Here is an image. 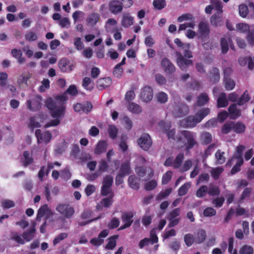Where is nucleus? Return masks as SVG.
<instances>
[{
  "instance_id": "obj_1",
  "label": "nucleus",
  "mask_w": 254,
  "mask_h": 254,
  "mask_svg": "<svg viewBox=\"0 0 254 254\" xmlns=\"http://www.w3.org/2000/svg\"><path fill=\"white\" fill-rule=\"evenodd\" d=\"M54 98L49 97L46 101L45 105L50 111V113L53 118L56 119L53 120L47 123L45 127H56L60 123L59 118L64 116L65 114V107L64 104L67 100V96H54Z\"/></svg>"
},
{
  "instance_id": "obj_2",
  "label": "nucleus",
  "mask_w": 254,
  "mask_h": 254,
  "mask_svg": "<svg viewBox=\"0 0 254 254\" xmlns=\"http://www.w3.org/2000/svg\"><path fill=\"white\" fill-rule=\"evenodd\" d=\"M210 113L208 108H203L199 111L195 116H190L182 120L181 125L184 127H193L200 123Z\"/></svg>"
},
{
  "instance_id": "obj_3",
  "label": "nucleus",
  "mask_w": 254,
  "mask_h": 254,
  "mask_svg": "<svg viewBox=\"0 0 254 254\" xmlns=\"http://www.w3.org/2000/svg\"><path fill=\"white\" fill-rule=\"evenodd\" d=\"M182 136L184 137L187 140L185 143V149L189 151L192 149L197 143L195 139L194 133L189 130H182L179 132V134L177 136L178 141H181L182 140Z\"/></svg>"
},
{
  "instance_id": "obj_4",
  "label": "nucleus",
  "mask_w": 254,
  "mask_h": 254,
  "mask_svg": "<svg viewBox=\"0 0 254 254\" xmlns=\"http://www.w3.org/2000/svg\"><path fill=\"white\" fill-rule=\"evenodd\" d=\"M56 210L68 219L71 218L75 212L74 208L68 204H60L57 206Z\"/></svg>"
},
{
  "instance_id": "obj_5",
  "label": "nucleus",
  "mask_w": 254,
  "mask_h": 254,
  "mask_svg": "<svg viewBox=\"0 0 254 254\" xmlns=\"http://www.w3.org/2000/svg\"><path fill=\"white\" fill-rule=\"evenodd\" d=\"M133 216L134 213L132 211L123 212L121 216V219L124 224L119 228V230H122L129 228L133 222Z\"/></svg>"
},
{
  "instance_id": "obj_6",
  "label": "nucleus",
  "mask_w": 254,
  "mask_h": 254,
  "mask_svg": "<svg viewBox=\"0 0 254 254\" xmlns=\"http://www.w3.org/2000/svg\"><path fill=\"white\" fill-rule=\"evenodd\" d=\"M139 146L144 150L147 151L152 145V140L148 133L142 134L137 140Z\"/></svg>"
},
{
  "instance_id": "obj_7",
  "label": "nucleus",
  "mask_w": 254,
  "mask_h": 254,
  "mask_svg": "<svg viewBox=\"0 0 254 254\" xmlns=\"http://www.w3.org/2000/svg\"><path fill=\"white\" fill-rule=\"evenodd\" d=\"M135 171L136 174L141 178L147 174L146 180L150 179L154 175L153 170L150 167L138 166L135 168Z\"/></svg>"
},
{
  "instance_id": "obj_8",
  "label": "nucleus",
  "mask_w": 254,
  "mask_h": 254,
  "mask_svg": "<svg viewBox=\"0 0 254 254\" xmlns=\"http://www.w3.org/2000/svg\"><path fill=\"white\" fill-rule=\"evenodd\" d=\"M175 54L177 56V64L182 70H186L188 66L192 64V61L185 59L180 52H176Z\"/></svg>"
},
{
  "instance_id": "obj_9",
  "label": "nucleus",
  "mask_w": 254,
  "mask_h": 254,
  "mask_svg": "<svg viewBox=\"0 0 254 254\" xmlns=\"http://www.w3.org/2000/svg\"><path fill=\"white\" fill-rule=\"evenodd\" d=\"M35 135L38 143L45 142L49 143L52 139V135L49 131H45L44 133L40 129H37L35 131Z\"/></svg>"
},
{
  "instance_id": "obj_10",
  "label": "nucleus",
  "mask_w": 254,
  "mask_h": 254,
  "mask_svg": "<svg viewBox=\"0 0 254 254\" xmlns=\"http://www.w3.org/2000/svg\"><path fill=\"white\" fill-rule=\"evenodd\" d=\"M36 99L30 100L27 101V106L28 109L32 112L39 110L41 106L40 101L42 100V96H36Z\"/></svg>"
},
{
  "instance_id": "obj_11",
  "label": "nucleus",
  "mask_w": 254,
  "mask_h": 254,
  "mask_svg": "<svg viewBox=\"0 0 254 254\" xmlns=\"http://www.w3.org/2000/svg\"><path fill=\"white\" fill-rule=\"evenodd\" d=\"M122 2L118 0H113L109 4V9L114 14L120 13L123 10Z\"/></svg>"
},
{
  "instance_id": "obj_12",
  "label": "nucleus",
  "mask_w": 254,
  "mask_h": 254,
  "mask_svg": "<svg viewBox=\"0 0 254 254\" xmlns=\"http://www.w3.org/2000/svg\"><path fill=\"white\" fill-rule=\"evenodd\" d=\"M218 96L217 99V107L219 108H224L229 104V100L232 102H235L237 100L238 96Z\"/></svg>"
},
{
  "instance_id": "obj_13",
  "label": "nucleus",
  "mask_w": 254,
  "mask_h": 254,
  "mask_svg": "<svg viewBox=\"0 0 254 254\" xmlns=\"http://www.w3.org/2000/svg\"><path fill=\"white\" fill-rule=\"evenodd\" d=\"M161 65L164 71L167 73H172L175 71L176 68L174 64L167 58H164L161 61Z\"/></svg>"
},
{
  "instance_id": "obj_14",
  "label": "nucleus",
  "mask_w": 254,
  "mask_h": 254,
  "mask_svg": "<svg viewBox=\"0 0 254 254\" xmlns=\"http://www.w3.org/2000/svg\"><path fill=\"white\" fill-rule=\"evenodd\" d=\"M210 29L208 25L204 22H201L199 24L198 34L199 38L206 39L209 36Z\"/></svg>"
},
{
  "instance_id": "obj_15",
  "label": "nucleus",
  "mask_w": 254,
  "mask_h": 254,
  "mask_svg": "<svg viewBox=\"0 0 254 254\" xmlns=\"http://www.w3.org/2000/svg\"><path fill=\"white\" fill-rule=\"evenodd\" d=\"M175 114L177 117H181L186 116L189 113V109L188 106L184 103L180 104L178 106L174 108Z\"/></svg>"
},
{
  "instance_id": "obj_16",
  "label": "nucleus",
  "mask_w": 254,
  "mask_h": 254,
  "mask_svg": "<svg viewBox=\"0 0 254 254\" xmlns=\"http://www.w3.org/2000/svg\"><path fill=\"white\" fill-rule=\"evenodd\" d=\"M211 24L215 27H220L224 24V20L220 12H217L212 15L210 18Z\"/></svg>"
},
{
  "instance_id": "obj_17",
  "label": "nucleus",
  "mask_w": 254,
  "mask_h": 254,
  "mask_svg": "<svg viewBox=\"0 0 254 254\" xmlns=\"http://www.w3.org/2000/svg\"><path fill=\"white\" fill-rule=\"evenodd\" d=\"M128 186L133 190H138L140 187V179L135 175H130L127 180Z\"/></svg>"
},
{
  "instance_id": "obj_18",
  "label": "nucleus",
  "mask_w": 254,
  "mask_h": 254,
  "mask_svg": "<svg viewBox=\"0 0 254 254\" xmlns=\"http://www.w3.org/2000/svg\"><path fill=\"white\" fill-rule=\"evenodd\" d=\"M121 23L123 27H128L133 24V17L128 13H124L122 15Z\"/></svg>"
},
{
  "instance_id": "obj_19",
  "label": "nucleus",
  "mask_w": 254,
  "mask_h": 254,
  "mask_svg": "<svg viewBox=\"0 0 254 254\" xmlns=\"http://www.w3.org/2000/svg\"><path fill=\"white\" fill-rule=\"evenodd\" d=\"M228 111L230 118L231 119H236L241 116V111L237 108V105L235 104H233L229 106Z\"/></svg>"
},
{
  "instance_id": "obj_20",
  "label": "nucleus",
  "mask_w": 254,
  "mask_h": 254,
  "mask_svg": "<svg viewBox=\"0 0 254 254\" xmlns=\"http://www.w3.org/2000/svg\"><path fill=\"white\" fill-rule=\"evenodd\" d=\"M21 159L22 164L24 167H27L29 165L31 164L34 161V159L32 156V155L30 154L28 151H24L23 154V157L21 158Z\"/></svg>"
},
{
  "instance_id": "obj_21",
  "label": "nucleus",
  "mask_w": 254,
  "mask_h": 254,
  "mask_svg": "<svg viewBox=\"0 0 254 254\" xmlns=\"http://www.w3.org/2000/svg\"><path fill=\"white\" fill-rule=\"evenodd\" d=\"M107 143L105 140H101L98 142L94 149V153L97 155L105 152L107 148Z\"/></svg>"
},
{
  "instance_id": "obj_22",
  "label": "nucleus",
  "mask_w": 254,
  "mask_h": 254,
  "mask_svg": "<svg viewBox=\"0 0 254 254\" xmlns=\"http://www.w3.org/2000/svg\"><path fill=\"white\" fill-rule=\"evenodd\" d=\"M209 78L211 82H218L220 78L219 69L217 67H213L209 71Z\"/></svg>"
},
{
  "instance_id": "obj_23",
  "label": "nucleus",
  "mask_w": 254,
  "mask_h": 254,
  "mask_svg": "<svg viewBox=\"0 0 254 254\" xmlns=\"http://www.w3.org/2000/svg\"><path fill=\"white\" fill-rule=\"evenodd\" d=\"M35 232V226L33 225L28 230L23 233L22 237L27 242H29L34 237Z\"/></svg>"
},
{
  "instance_id": "obj_24",
  "label": "nucleus",
  "mask_w": 254,
  "mask_h": 254,
  "mask_svg": "<svg viewBox=\"0 0 254 254\" xmlns=\"http://www.w3.org/2000/svg\"><path fill=\"white\" fill-rule=\"evenodd\" d=\"M112 83V79L110 77L102 78L97 81V87L99 90L108 87Z\"/></svg>"
},
{
  "instance_id": "obj_25",
  "label": "nucleus",
  "mask_w": 254,
  "mask_h": 254,
  "mask_svg": "<svg viewBox=\"0 0 254 254\" xmlns=\"http://www.w3.org/2000/svg\"><path fill=\"white\" fill-rule=\"evenodd\" d=\"M202 45L204 49L206 50H211L215 48L217 46V43L214 40H207V38L206 39H201Z\"/></svg>"
},
{
  "instance_id": "obj_26",
  "label": "nucleus",
  "mask_w": 254,
  "mask_h": 254,
  "mask_svg": "<svg viewBox=\"0 0 254 254\" xmlns=\"http://www.w3.org/2000/svg\"><path fill=\"white\" fill-rule=\"evenodd\" d=\"M233 131L236 133L241 134L244 133L246 130V126L241 122H235L233 127Z\"/></svg>"
},
{
  "instance_id": "obj_27",
  "label": "nucleus",
  "mask_w": 254,
  "mask_h": 254,
  "mask_svg": "<svg viewBox=\"0 0 254 254\" xmlns=\"http://www.w3.org/2000/svg\"><path fill=\"white\" fill-rule=\"evenodd\" d=\"M206 233L204 230H198L195 238V243L198 244L202 243L206 240Z\"/></svg>"
},
{
  "instance_id": "obj_28",
  "label": "nucleus",
  "mask_w": 254,
  "mask_h": 254,
  "mask_svg": "<svg viewBox=\"0 0 254 254\" xmlns=\"http://www.w3.org/2000/svg\"><path fill=\"white\" fill-rule=\"evenodd\" d=\"M131 172V168L129 162H126L121 164L119 173L126 176L129 175Z\"/></svg>"
},
{
  "instance_id": "obj_29",
  "label": "nucleus",
  "mask_w": 254,
  "mask_h": 254,
  "mask_svg": "<svg viewBox=\"0 0 254 254\" xmlns=\"http://www.w3.org/2000/svg\"><path fill=\"white\" fill-rule=\"evenodd\" d=\"M184 159V154L183 152H180L176 157L175 160H174L173 168L178 169L182 164L183 161Z\"/></svg>"
},
{
  "instance_id": "obj_30",
  "label": "nucleus",
  "mask_w": 254,
  "mask_h": 254,
  "mask_svg": "<svg viewBox=\"0 0 254 254\" xmlns=\"http://www.w3.org/2000/svg\"><path fill=\"white\" fill-rule=\"evenodd\" d=\"M234 121H227L221 127V132L223 134H227L233 130Z\"/></svg>"
},
{
  "instance_id": "obj_31",
  "label": "nucleus",
  "mask_w": 254,
  "mask_h": 254,
  "mask_svg": "<svg viewBox=\"0 0 254 254\" xmlns=\"http://www.w3.org/2000/svg\"><path fill=\"white\" fill-rule=\"evenodd\" d=\"M224 171V169L222 167H218L215 168H213L211 170V176L215 180L219 179L220 175Z\"/></svg>"
},
{
  "instance_id": "obj_32",
  "label": "nucleus",
  "mask_w": 254,
  "mask_h": 254,
  "mask_svg": "<svg viewBox=\"0 0 254 254\" xmlns=\"http://www.w3.org/2000/svg\"><path fill=\"white\" fill-rule=\"evenodd\" d=\"M220 193L219 188L217 186H210L208 188V194L211 196H218Z\"/></svg>"
},
{
  "instance_id": "obj_33",
  "label": "nucleus",
  "mask_w": 254,
  "mask_h": 254,
  "mask_svg": "<svg viewBox=\"0 0 254 254\" xmlns=\"http://www.w3.org/2000/svg\"><path fill=\"white\" fill-rule=\"evenodd\" d=\"M190 187V183H186L183 185L178 190V195L180 196L186 195Z\"/></svg>"
},
{
  "instance_id": "obj_34",
  "label": "nucleus",
  "mask_w": 254,
  "mask_h": 254,
  "mask_svg": "<svg viewBox=\"0 0 254 254\" xmlns=\"http://www.w3.org/2000/svg\"><path fill=\"white\" fill-rule=\"evenodd\" d=\"M220 45L221 47L222 52L223 54L226 53L229 50V38L228 39L223 37L220 40Z\"/></svg>"
},
{
  "instance_id": "obj_35",
  "label": "nucleus",
  "mask_w": 254,
  "mask_h": 254,
  "mask_svg": "<svg viewBox=\"0 0 254 254\" xmlns=\"http://www.w3.org/2000/svg\"><path fill=\"white\" fill-rule=\"evenodd\" d=\"M128 109L130 112L134 114H139L142 111L141 107L134 103H129Z\"/></svg>"
},
{
  "instance_id": "obj_36",
  "label": "nucleus",
  "mask_w": 254,
  "mask_h": 254,
  "mask_svg": "<svg viewBox=\"0 0 254 254\" xmlns=\"http://www.w3.org/2000/svg\"><path fill=\"white\" fill-rule=\"evenodd\" d=\"M118 238V235H114L109 239V242L106 246V249L107 250H113L116 246V239Z\"/></svg>"
},
{
  "instance_id": "obj_37",
  "label": "nucleus",
  "mask_w": 254,
  "mask_h": 254,
  "mask_svg": "<svg viewBox=\"0 0 254 254\" xmlns=\"http://www.w3.org/2000/svg\"><path fill=\"white\" fill-rule=\"evenodd\" d=\"M201 140L203 144H208L210 143L212 140V135L208 132H205L201 135Z\"/></svg>"
},
{
  "instance_id": "obj_38",
  "label": "nucleus",
  "mask_w": 254,
  "mask_h": 254,
  "mask_svg": "<svg viewBox=\"0 0 254 254\" xmlns=\"http://www.w3.org/2000/svg\"><path fill=\"white\" fill-rule=\"evenodd\" d=\"M113 196H108L107 197L103 198L100 200L101 204H102V205H103L104 207L109 208L113 204Z\"/></svg>"
},
{
  "instance_id": "obj_39",
  "label": "nucleus",
  "mask_w": 254,
  "mask_h": 254,
  "mask_svg": "<svg viewBox=\"0 0 254 254\" xmlns=\"http://www.w3.org/2000/svg\"><path fill=\"white\" fill-rule=\"evenodd\" d=\"M101 194L102 196H113L114 197V192L112 190L111 187H101Z\"/></svg>"
},
{
  "instance_id": "obj_40",
  "label": "nucleus",
  "mask_w": 254,
  "mask_h": 254,
  "mask_svg": "<svg viewBox=\"0 0 254 254\" xmlns=\"http://www.w3.org/2000/svg\"><path fill=\"white\" fill-rule=\"evenodd\" d=\"M172 191V188H168V189H166L164 191L160 192L156 196V200L160 201V200H162L164 198L169 196V194L171 193Z\"/></svg>"
},
{
  "instance_id": "obj_41",
  "label": "nucleus",
  "mask_w": 254,
  "mask_h": 254,
  "mask_svg": "<svg viewBox=\"0 0 254 254\" xmlns=\"http://www.w3.org/2000/svg\"><path fill=\"white\" fill-rule=\"evenodd\" d=\"M108 132L110 137L114 139L117 137L118 129L115 126L113 125H109L108 129Z\"/></svg>"
},
{
  "instance_id": "obj_42",
  "label": "nucleus",
  "mask_w": 254,
  "mask_h": 254,
  "mask_svg": "<svg viewBox=\"0 0 254 254\" xmlns=\"http://www.w3.org/2000/svg\"><path fill=\"white\" fill-rule=\"evenodd\" d=\"M208 193V187L206 185L201 186L196 191V195L199 198L204 196Z\"/></svg>"
},
{
  "instance_id": "obj_43",
  "label": "nucleus",
  "mask_w": 254,
  "mask_h": 254,
  "mask_svg": "<svg viewBox=\"0 0 254 254\" xmlns=\"http://www.w3.org/2000/svg\"><path fill=\"white\" fill-rule=\"evenodd\" d=\"M254 248L252 246L247 245L242 246L239 252L240 254H254Z\"/></svg>"
},
{
  "instance_id": "obj_44",
  "label": "nucleus",
  "mask_w": 254,
  "mask_h": 254,
  "mask_svg": "<svg viewBox=\"0 0 254 254\" xmlns=\"http://www.w3.org/2000/svg\"><path fill=\"white\" fill-rule=\"evenodd\" d=\"M99 17L100 16L98 14L92 13L89 16L87 21L91 26H94L99 20Z\"/></svg>"
},
{
  "instance_id": "obj_45",
  "label": "nucleus",
  "mask_w": 254,
  "mask_h": 254,
  "mask_svg": "<svg viewBox=\"0 0 254 254\" xmlns=\"http://www.w3.org/2000/svg\"><path fill=\"white\" fill-rule=\"evenodd\" d=\"M245 149V146L240 145L237 147V154L235 156H234L232 159L230 160L227 163L228 165H231L232 164V161L234 158H240V157H242V155L243 153V152Z\"/></svg>"
},
{
  "instance_id": "obj_46",
  "label": "nucleus",
  "mask_w": 254,
  "mask_h": 254,
  "mask_svg": "<svg viewBox=\"0 0 254 254\" xmlns=\"http://www.w3.org/2000/svg\"><path fill=\"white\" fill-rule=\"evenodd\" d=\"M184 241L186 245L188 247H190L194 243H195V238L191 234H187L184 236Z\"/></svg>"
},
{
  "instance_id": "obj_47",
  "label": "nucleus",
  "mask_w": 254,
  "mask_h": 254,
  "mask_svg": "<svg viewBox=\"0 0 254 254\" xmlns=\"http://www.w3.org/2000/svg\"><path fill=\"white\" fill-rule=\"evenodd\" d=\"M209 100V96H198L195 105L197 107L203 106L208 102Z\"/></svg>"
},
{
  "instance_id": "obj_48",
  "label": "nucleus",
  "mask_w": 254,
  "mask_h": 254,
  "mask_svg": "<svg viewBox=\"0 0 254 254\" xmlns=\"http://www.w3.org/2000/svg\"><path fill=\"white\" fill-rule=\"evenodd\" d=\"M181 210L180 208H176L170 211L168 214L167 219L168 220H171L173 218H177L179 217L180 215Z\"/></svg>"
},
{
  "instance_id": "obj_49",
  "label": "nucleus",
  "mask_w": 254,
  "mask_h": 254,
  "mask_svg": "<svg viewBox=\"0 0 254 254\" xmlns=\"http://www.w3.org/2000/svg\"><path fill=\"white\" fill-rule=\"evenodd\" d=\"M40 127L41 125L38 122L35 120V118L34 117L30 118L28 127L31 131H33L35 128Z\"/></svg>"
},
{
  "instance_id": "obj_50",
  "label": "nucleus",
  "mask_w": 254,
  "mask_h": 254,
  "mask_svg": "<svg viewBox=\"0 0 254 254\" xmlns=\"http://www.w3.org/2000/svg\"><path fill=\"white\" fill-rule=\"evenodd\" d=\"M252 190L253 189L252 188H245L240 196L239 201L242 202L245 199L249 197L251 195Z\"/></svg>"
},
{
  "instance_id": "obj_51",
  "label": "nucleus",
  "mask_w": 254,
  "mask_h": 254,
  "mask_svg": "<svg viewBox=\"0 0 254 254\" xmlns=\"http://www.w3.org/2000/svg\"><path fill=\"white\" fill-rule=\"evenodd\" d=\"M173 175V172L171 171H167L162 176V184L163 185L167 184L171 180Z\"/></svg>"
},
{
  "instance_id": "obj_52",
  "label": "nucleus",
  "mask_w": 254,
  "mask_h": 254,
  "mask_svg": "<svg viewBox=\"0 0 254 254\" xmlns=\"http://www.w3.org/2000/svg\"><path fill=\"white\" fill-rule=\"evenodd\" d=\"M153 5L155 8L161 10L166 6V3L165 0H154Z\"/></svg>"
},
{
  "instance_id": "obj_53",
  "label": "nucleus",
  "mask_w": 254,
  "mask_h": 254,
  "mask_svg": "<svg viewBox=\"0 0 254 254\" xmlns=\"http://www.w3.org/2000/svg\"><path fill=\"white\" fill-rule=\"evenodd\" d=\"M250 30V26L248 24L244 23H238L236 25V30L245 33Z\"/></svg>"
},
{
  "instance_id": "obj_54",
  "label": "nucleus",
  "mask_w": 254,
  "mask_h": 254,
  "mask_svg": "<svg viewBox=\"0 0 254 254\" xmlns=\"http://www.w3.org/2000/svg\"><path fill=\"white\" fill-rule=\"evenodd\" d=\"M48 210V206L47 204H44L41 207L38 211L36 217L37 220L38 221L41 217H42Z\"/></svg>"
},
{
  "instance_id": "obj_55",
  "label": "nucleus",
  "mask_w": 254,
  "mask_h": 254,
  "mask_svg": "<svg viewBox=\"0 0 254 254\" xmlns=\"http://www.w3.org/2000/svg\"><path fill=\"white\" fill-rule=\"evenodd\" d=\"M113 183V178L111 175H106L103 181L102 187H112Z\"/></svg>"
},
{
  "instance_id": "obj_56",
  "label": "nucleus",
  "mask_w": 254,
  "mask_h": 254,
  "mask_svg": "<svg viewBox=\"0 0 254 254\" xmlns=\"http://www.w3.org/2000/svg\"><path fill=\"white\" fill-rule=\"evenodd\" d=\"M224 201V197L223 196H221L214 199L212 201V203L215 207L220 208L222 206Z\"/></svg>"
},
{
  "instance_id": "obj_57",
  "label": "nucleus",
  "mask_w": 254,
  "mask_h": 254,
  "mask_svg": "<svg viewBox=\"0 0 254 254\" xmlns=\"http://www.w3.org/2000/svg\"><path fill=\"white\" fill-rule=\"evenodd\" d=\"M68 237V234L67 233H61L57 236L54 240H53V245L56 246L61 241L66 239Z\"/></svg>"
},
{
  "instance_id": "obj_58",
  "label": "nucleus",
  "mask_w": 254,
  "mask_h": 254,
  "mask_svg": "<svg viewBox=\"0 0 254 254\" xmlns=\"http://www.w3.org/2000/svg\"><path fill=\"white\" fill-rule=\"evenodd\" d=\"M67 148V143L63 140L61 143L58 145L55 149L56 153L60 154L63 153Z\"/></svg>"
},
{
  "instance_id": "obj_59",
  "label": "nucleus",
  "mask_w": 254,
  "mask_h": 254,
  "mask_svg": "<svg viewBox=\"0 0 254 254\" xmlns=\"http://www.w3.org/2000/svg\"><path fill=\"white\" fill-rule=\"evenodd\" d=\"M83 87L87 90L91 91L93 89V85L91 84V81L90 78L86 77L82 81Z\"/></svg>"
},
{
  "instance_id": "obj_60",
  "label": "nucleus",
  "mask_w": 254,
  "mask_h": 254,
  "mask_svg": "<svg viewBox=\"0 0 254 254\" xmlns=\"http://www.w3.org/2000/svg\"><path fill=\"white\" fill-rule=\"evenodd\" d=\"M224 154V152H221L220 150H218L215 153V157L218 164H222L225 162V158L223 156Z\"/></svg>"
},
{
  "instance_id": "obj_61",
  "label": "nucleus",
  "mask_w": 254,
  "mask_h": 254,
  "mask_svg": "<svg viewBox=\"0 0 254 254\" xmlns=\"http://www.w3.org/2000/svg\"><path fill=\"white\" fill-rule=\"evenodd\" d=\"M69 61L65 58H63L59 62V66L62 71L63 72L67 71L66 66L69 64Z\"/></svg>"
},
{
  "instance_id": "obj_62",
  "label": "nucleus",
  "mask_w": 254,
  "mask_h": 254,
  "mask_svg": "<svg viewBox=\"0 0 254 254\" xmlns=\"http://www.w3.org/2000/svg\"><path fill=\"white\" fill-rule=\"evenodd\" d=\"M216 211L211 207H206L203 211V215L205 217H212L215 216Z\"/></svg>"
},
{
  "instance_id": "obj_63",
  "label": "nucleus",
  "mask_w": 254,
  "mask_h": 254,
  "mask_svg": "<svg viewBox=\"0 0 254 254\" xmlns=\"http://www.w3.org/2000/svg\"><path fill=\"white\" fill-rule=\"evenodd\" d=\"M158 124L160 128L164 133H166L171 128V123L169 122L166 123L163 121H161Z\"/></svg>"
},
{
  "instance_id": "obj_64",
  "label": "nucleus",
  "mask_w": 254,
  "mask_h": 254,
  "mask_svg": "<svg viewBox=\"0 0 254 254\" xmlns=\"http://www.w3.org/2000/svg\"><path fill=\"white\" fill-rule=\"evenodd\" d=\"M225 82V87L227 90H232L235 85V82L230 78L224 79Z\"/></svg>"
}]
</instances>
